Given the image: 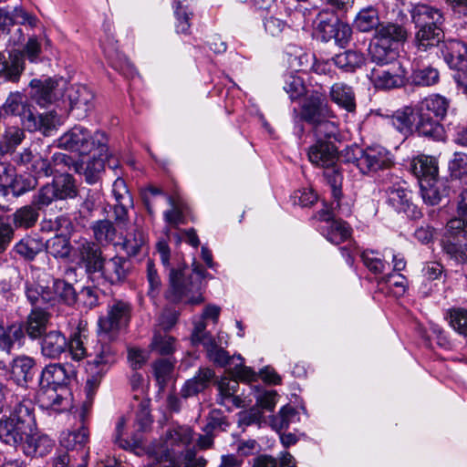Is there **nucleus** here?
Here are the masks:
<instances>
[{"label": "nucleus", "instance_id": "30", "mask_svg": "<svg viewBox=\"0 0 467 467\" xmlns=\"http://www.w3.org/2000/svg\"><path fill=\"white\" fill-rule=\"evenodd\" d=\"M393 125L402 133L409 134L414 130L417 132L418 105L415 108L405 106L394 112Z\"/></svg>", "mask_w": 467, "mask_h": 467}, {"label": "nucleus", "instance_id": "2", "mask_svg": "<svg viewBox=\"0 0 467 467\" xmlns=\"http://www.w3.org/2000/svg\"><path fill=\"white\" fill-rule=\"evenodd\" d=\"M36 431V421L30 402L16 403L8 416L0 420V440L11 446L21 447Z\"/></svg>", "mask_w": 467, "mask_h": 467}, {"label": "nucleus", "instance_id": "14", "mask_svg": "<svg viewBox=\"0 0 467 467\" xmlns=\"http://www.w3.org/2000/svg\"><path fill=\"white\" fill-rule=\"evenodd\" d=\"M406 71L399 61L390 65L375 67L370 72V79L376 88L391 89L401 87L405 82Z\"/></svg>", "mask_w": 467, "mask_h": 467}, {"label": "nucleus", "instance_id": "52", "mask_svg": "<svg viewBox=\"0 0 467 467\" xmlns=\"http://www.w3.org/2000/svg\"><path fill=\"white\" fill-rule=\"evenodd\" d=\"M95 239L99 243H109L116 236V229L109 220H99L91 226Z\"/></svg>", "mask_w": 467, "mask_h": 467}, {"label": "nucleus", "instance_id": "49", "mask_svg": "<svg viewBox=\"0 0 467 467\" xmlns=\"http://www.w3.org/2000/svg\"><path fill=\"white\" fill-rule=\"evenodd\" d=\"M35 128L26 129L29 131L39 130L45 136H50L51 133L60 125V119L56 112L40 114L37 117L34 114Z\"/></svg>", "mask_w": 467, "mask_h": 467}, {"label": "nucleus", "instance_id": "34", "mask_svg": "<svg viewBox=\"0 0 467 467\" xmlns=\"http://www.w3.org/2000/svg\"><path fill=\"white\" fill-rule=\"evenodd\" d=\"M442 26H431L429 28H418L415 41L418 49L427 51L429 48L438 46L444 37Z\"/></svg>", "mask_w": 467, "mask_h": 467}, {"label": "nucleus", "instance_id": "31", "mask_svg": "<svg viewBox=\"0 0 467 467\" xmlns=\"http://www.w3.org/2000/svg\"><path fill=\"white\" fill-rule=\"evenodd\" d=\"M214 377L213 369L208 368H200L198 373L191 379H188L181 389L182 397L187 399L204 390L212 379Z\"/></svg>", "mask_w": 467, "mask_h": 467}, {"label": "nucleus", "instance_id": "44", "mask_svg": "<svg viewBox=\"0 0 467 467\" xmlns=\"http://www.w3.org/2000/svg\"><path fill=\"white\" fill-rule=\"evenodd\" d=\"M44 247L48 254L59 259L68 258L72 251L69 238L64 234H56L49 238L46 244H44Z\"/></svg>", "mask_w": 467, "mask_h": 467}, {"label": "nucleus", "instance_id": "19", "mask_svg": "<svg viewBox=\"0 0 467 467\" xmlns=\"http://www.w3.org/2000/svg\"><path fill=\"white\" fill-rule=\"evenodd\" d=\"M412 22L417 28L442 26L444 17L438 8L425 4L414 5L410 11Z\"/></svg>", "mask_w": 467, "mask_h": 467}, {"label": "nucleus", "instance_id": "43", "mask_svg": "<svg viewBox=\"0 0 467 467\" xmlns=\"http://www.w3.org/2000/svg\"><path fill=\"white\" fill-rule=\"evenodd\" d=\"M35 173L29 175L16 174V171L10 181L8 187L11 189L15 197H19L28 192H31L38 185V178Z\"/></svg>", "mask_w": 467, "mask_h": 467}, {"label": "nucleus", "instance_id": "13", "mask_svg": "<svg viewBox=\"0 0 467 467\" xmlns=\"http://www.w3.org/2000/svg\"><path fill=\"white\" fill-rule=\"evenodd\" d=\"M392 164L390 152L379 145L370 146L361 150L360 156L357 159V166L362 173L389 169Z\"/></svg>", "mask_w": 467, "mask_h": 467}, {"label": "nucleus", "instance_id": "9", "mask_svg": "<svg viewBox=\"0 0 467 467\" xmlns=\"http://www.w3.org/2000/svg\"><path fill=\"white\" fill-rule=\"evenodd\" d=\"M77 194L74 178L70 174H63L43 185L34 195V202L38 207H47L54 201L74 198Z\"/></svg>", "mask_w": 467, "mask_h": 467}, {"label": "nucleus", "instance_id": "25", "mask_svg": "<svg viewBox=\"0 0 467 467\" xmlns=\"http://www.w3.org/2000/svg\"><path fill=\"white\" fill-rule=\"evenodd\" d=\"M25 69V62L18 51L10 53L9 59L0 52V77L5 80L17 82Z\"/></svg>", "mask_w": 467, "mask_h": 467}, {"label": "nucleus", "instance_id": "37", "mask_svg": "<svg viewBox=\"0 0 467 467\" xmlns=\"http://www.w3.org/2000/svg\"><path fill=\"white\" fill-rule=\"evenodd\" d=\"M239 383L235 379L223 378L218 382L220 403L223 405L232 404L234 407H243L242 399L236 395Z\"/></svg>", "mask_w": 467, "mask_h": 467}, {"label": "nucleus", "instance_id": "24", "mask_svg": "<svg viewBox=\"0 0 467 467\" xmlns=\"http://www.w3.org/2000/svg\"><path fill=\"white\" fill-rule=\"evenodd\" d=\"M407 37L408 31L402 25L387 22L381 23L376 29L374 39L397 48V45L406 41Z\"/></svg>", "mask_w": 467, "mask_h": 467}, {"label": "nucleus", "instance_id": "33", "mask_svg": "<svg viewBox=\"0 0 467 467\" xmlns=\"http://www.w3.org/2000/svg\"><path fill=\"white\" fill-rule=\"evenodd\" d=\"M45 207H38L32 199L31 204L17 209L12 215L15 227L28 229L36 225L39 219V211Z\"/></svg>", "mask_w": 467, "mask_h": 467}, {"label": "nucleus", "instance_id": "39", "mask_svg": "<svg viewBox=\"0 0 467 467\" xmlns=\"http://www.w3.org/2000/svg\"><path fill=\"white\" fill-rule=\"evenodd\" d=\"M397 48L387 44H382L379 40H375L369 47V54L371 60L378 67L388 66L397 61Z\"/></svg>", "mask_w": 467, "mask_h": 467}, {"label": "nucleus", "instance_id": "21", "mask_svg": "<svg viewBox=\"0 0 467 467\" xmlns=\"http://www.w3.org/2000/svg\"><path fill=\"white\" fill-rule=\"evenodd\" d=\"M50 314L47 311L41 308V306H36L22 325L23 330L31 339H37L46 334Z\"/></svg>", "mask_w": 467, "mask_h": 467}, {"label": "nucleus", "instance_id": "32", "mask_svg": "<svg viewBox=\"0 0 467 467\" xmlns=\"http://www.w3.org/2000/svg\"><path fill=\"white\" fill-rule=\"evenodd\" d=\"M36 361L27 356L16 358L11 364V376L17 385L24 386L33 378Z\"/></svg>", "mask_w": 467, "mask_h": 467}, {"label": "nucleus", "instance_id": "56", "mask_svg": "<svg viewBox=\"0 0 467 467\" xmlns=\"http://www.w3.org/2000/svg\"><path fill=\"white\" fill-rule=\"evenodd\" d=\"M450 326L459 334L467 337V310L464 308H451L447 312Z\"/></svg>", "mask_w": 467, "mask_h": 467}, {"label": "nucleus", "instance_id": "23", "mask_svg": "<svg viewBox=\"0 0 467 467\" xmlns=\"http://www.w3.org/2000/svg\"><path fill=\"white\" fill-rule=\"evenodd\" d=\"M441 53L445 62L451 68H462L467 65V46L456 39L444 41Z\"/></svg>", "mask_w": 467, "mask_h": 467}, {"label": "nucleus", "instance_id": "16", "mask_svg": "<svg viewBox=\"0 0 467 467\" xmlns=\"http://www.w3.org/2000/svg\"><path fill=\"white\" fill-rule=\"evenodd\" d=\"M78 265L84 267L88 274L99 272L103 266L101 249L93 242L86 239L78 241L75 250Z\"/></svg>", "mask_w": 467, "mask_h": 467}, {"label": "nucleus", "instance_id": "59", "mask_svg": "<svg viewBox=\"0 0 467 467\" xmlns=\"http://www.w3.org/2000/svg\"><path fill=\"white\" fill-rule=\"evenodd\" d=\"M284 89L291 99H296L306 93L304 80L296 75H289L285 78Z\"/></svg>", "mask_w": 467, "mask_h": 467}, {"label": "nucleus", "instance_id": "6", "mask_svg": "<svg viewBox=\"0 0 467 467\" xmlns=\"http://www.w3.org/2000/svg\"><path fill=\"white\" fill-rule=\"evenodd\" d=\"M107 142L108 139L104 132H92L83 126L76 125L57 140V147L79 155H88L95 150H99V152L106 150Z\"/></svg>", "mask_w": 467, "mask_h": 467}, {"label": "nucleus", "instance_id": "22", "mask_svg": "<svg viewBox=\"0 0 467 467\" xmlns=\"http://www.w3.org/2000/svg\"><path fill=\"white\" fill-rule=\"evenodd\" d=\"M131 269V263L124 257L114 256L109 261H103V266L99 271L101 275L110 284L123 282Z\"/></svg>", "mask_w": 467, "mask_h": 467}, {"label": "nucleus", "instance_id": "53", "mask_svg": "<svg viewBox=\"0 0 467 467\" xmlns=\"http://www.w3.org/2000/svg\"><path fill=\"white\" fill-rule=\"evenodd\" d=\"M54 293L56 294V304L62 302L66 305H72L76 302L77 294L69 283L61 279L53 281Z\"/></svg>", "mask_w": 467, "mask_h": 467}, {"label": "nucleus", "instance_id": "51", "mask_svg": "<svg viewBox=\"0 0 467 467\" xmlns=\"http://www.w3.org/2000/svg\"><path fill=\"white\" fill-rule=\"evenodd\" d=\"M326 235L329 242L338 244L350 236V228L344 221L332 220L327 227Z\"/></svg>", "mask_w": 467, "mask_h": 467}, {"label": "nucleus", "instance_id": "63", "mask_svg": "<svg viewBox=\"0 0 467 467\" xmlns=\"http://www.w3.org/2000/svg\"><path fill=\"white\" fill-rule=\"evenodd\" d=\"M154 374L158 383L163 386L173 369V365L168 359H160L153 365Z\"/></svg>", "mask_w": 467, "mask_h": 467}, {"label": "nucleus", "instance_id": "35", "mask_svg": "<svg viewBox=\"0 0 467 467\" xmlns=\"http://www.w3.org/2000/svg\"><path fill=\"white\" fill-rule=\"evenodd\" d=\"M52 447L53 441L47 436L38 434L36 430L32 431L30 438L21 446L25 454L31 456H44Z\"/></svg>", "mask_w": 467, "mask_h": 467}, {"label": "nucleus", "instance_id": "45", "mask_svg": "<svg viewBox=\"0 0 467 467\" xmlns=\"http://www.w3.org/2000/svg\"><path fill=\"white\" fill-rule=\"evenodd\" d=\"M443 252L459 263L467 262V239L442 238Z\"/></svg>", "mask_w": 467, "mask_h": 467}, {"label": "nucleus", "instance_id": "1", "mask_svg": "<svg viewBox=\"0 0 467 467\" xmlns=\"http://www.w3.org/2000/svg\"><path fill=\"white\" fill-rule=\"evenodd\" d=\"M14 161L26 166L36 176L50 177L56 173L68 174V171L81 173L82 164L75 161L71 156L65 153H55L51 160L47 156L36 152L32 148H25L18 152Z\"/></svg>", "mask_w": 467, "mask_h": 467}, {"label": "nucleus", "instance_id": "46", "mask_svg": "<svg viewBox=\"0 0 467 467\" xmlns=\"http://www.w3.org/2000/svg\"><path fill=\"white\" fill-rule=\"evenodd\" d=\"M25 137L23 129L15 126L6 128L0 140V151L2 153L14 152L25 140Z\"/></svg>", "mask_w": 467, "mask_h": 467}, {"label": "nucleus", "instance_id": "57", "mask_svg": "<svg viewBox=\"0 0 467 467\" xmlns=\"http://www.w3.org/2000/svg\"><path fill=\"white\" fill-rule=\"evenodd\" d=\"M88 438V431L87 428L81 426L78 431L64 434L60 442L67 450H74L77 446L83 447Z\"/></svg>", "mask_w": 467, "mask_h": 467}, {"label": "nucleus", "instance_id": "7", "mask_svg": "<svg viewBox=\"0 0 467 467\" xmlns=\"http://www.w3.org/2000/svg\"><path fill=\"white\" fill-rule=\"evenodd\" d=\"M192 439L193 433L191 428L174 425L166 431L161 442L152 445L150 453L158 462H167L163 467H176V454L190 444Z\"/></svg>", "mask_w": 467, "mask_h": 467}, {"label": "nucleus", "instance_id": "4", "mask_svg": "<svg viewBox=\"0 0 467 467\" xmlns=\"http://www.w3.org/2000/svg\"><path fill=\"white\" fill-rule=\"evenodd\" d=\"M417 105V133L433 140H444L445 131L440 121L445 118L450 101L443 96L432 94Z\"/></svg>", "mask_w": 467, "mask_h": 467}, {"label": "nucleus", "instance_id": "47", "mask_svg": "<svg viewBox=\"0 0 467 467\" xmlns=\"http://www.w3.org/2000/svg\"><path fill=\"white\" fill-rule=\"evenodd\" d=\"M44 248V243L34 237H25L14 247V251L26 260H33Z\"/></svg>", "mask_w": 467, "mask_h": 467}, {"label": "nucleus", "instance_id": "10", "mask_svg": "<svg viewBox=\"0 0 467 467\" xmlns=\"http://www.w3.org/2000/svg\"><path fill=\"white\" fill-rule=\"evenodd\" d=\"M314 25L316 34L325 42L333 39L336 44L344 46L351 36L350 26L340 21L336 15L327 11H322L317 15Z\"/></svg>", "mask_w": 467, "mask_h": 467}, {"label": "nucleus", "instance_id": "20", "mask_svg": "<svg viewBox=\"0 0 467 467\" xmlns=\"http://www.w3.org/2000/svg\"><path fill=\"white\" fill-rule=\"evenodd\" d=\"M30 86L33 89L32 99L41 107L51 104L61 94L57 88L59 82L52 78L45 81L34 79Z\"/></svg>", "mask_w": 467, "mask_h": 467}, {"label": "nucleus", "instance_id": "27", "mask_svg": "<svg viewBox=\"0 0 467 467\" xmlns=\"http://www.w3.org/2000/svg\"><path fill=\"white\" fill-rule=\"evenodd\" d=\"M410 169L413 174L421 182L435 181L438 179V163L435 158L420 155L413 159Z\"/></svg>", "mask_w": 467, "mask_h": 467}, {"label": "nucleus", "instance_id": "60", "mask_svg": "<svg viewBox=\"0 0 467 467\" xmlns=\"http://www.w3.org/2000/svg\"><path fill=\"white\" fill-rule=\"evenodd\" d=\"M443 238L467 239V220L461 218L450 220Z\"/></svg>", "mask_w": 467, "mask_h": 467}, {"label": "nucleus", "instance_id": "26", "mask_svg": "<svg viewBox=\"0 0 467 467\" xmlns=\"http://www.w3.org/2000/svg\"><path fill=\"white\" fill-rule=\"evenodd\" d=\"M41 353L49 358H57L67 348L66 337L58 330H51L42 336Z\"/></svg>", "mask_w": 467, "mask_h": 467}, {"label": "nucleus", "instance_id": "11", "mask_svg": "<svg viewBox=\"0 0 467 467\" xmlns=\"http://www.w3.org/2000/svg\"><path fill=\"white\" fill-rule=\"evenodd\" d=\"M130 318V304L123 301H115L109 306L107 315L99 317V333L113 337L119 329L128 325Z\"/></svg>", "mask_w": 467, "mask_h": 467}, {"label": "nucleus", "instance_id": "61", "mask_svg": "<svg viewBox=\"0 0 467 467\" xmlns=\"http://www.w3.org/2000/svg\"><path fill=\"white\" fill-rule=\"evenodd\" d=\"M175 339L168 335H155L151 343L154 350L161 355H169L174 351Z\"/></svg>", "mask_w": 467, "mask_h": 467}, {"label": "nucleus", "instance_id": "55", "mask_svg": "<svg viewBox=\"0 0 467 467\" xmlns=\"http://www.w3.org/2000/svg\"><path fill=\"white\" fill-rule=\"evenodd\" d=\"M423 202L428 205H437L441 200L438 179L420 183Z\"/></svg>", "mask_w": 467, "mask_h": 467}, {"label": "nucleus", "instance_id": "28", "mask_svg": "<svg viewBox=\"0 0 467 467\" xmlns=\"http://www.w3.org/2000/svg\"><path fill=\"white\" fill-rule=\"evenodd\" d=\"M68 379L67 368L61 364H50L45 367L40 377L41 389L65 387Z\"/></svg>", "mask_w": 467, "mask_h": 467}, {"label": "nucleus", "instance_id": "62", "mask_svg": "<svg viewBox=\"0 0 467 467\" xmlns=\"http://www.w3.org/2000/svg\"><path fill=\"white\" fill-rule=\"evenodd\" d=\"M84 337L81 334H75L69 342L67 347L69 348L72 358L75 360H81L88 357L87 348H85Z\"/></svg>", "mask_w": 467, "mask_h": 467}, {"label": "nucleus", "instance_id": "15", "mask_svg": "<svg viewBox=\"0 0 467 467\" xmlns=\"http://www.w3.org/2000/svg\"><path fill=\"white\" fill-rule=\"evenodd\" d=\"M34 107L29 103L26 96L21 92H12L3 105L6 115L19 117L26 129L35 128Z\"/></svg>", "mask_w": 467, "mask_h": 467}, {"label": "nucleus", "instance_id": "58", "mask_svg": "<svg viewBox=\"0 0 467 467\" xmlns=\"http://www.w3.org/2000/svg\"><path fill=\"white\" fill-rule=\"evenodd\" d=\"M145 244V236L142 231L135 229L133 233L127 234L124 242L123 248L130 256L137 255Z\"/></svg>", "mask_w": 467, "mask_h": 467}, {"label": "nucleus", "instance_id": "18", "mask_svg": "<svg viewBox=\"0 0 467 467\" xmlns=\"http://www.w3.org/2000/svg\"><path fill=\"white\" fill-rule=\"evenodd\" d=\"M69 109L77 119H84L94 108V94L83 85H73L67 90Z\"/></svg>", "mask_w": 467, "mask_h": 467}, {"label": "nucleus", "instance_id": "8", "mask_svg": "<svg viewBox=\"0 0 467 467\" xmlns=\"http://www.w3.org/2000/svg\"><path fill=\"white\" fill-rule=\"evenodd\" d=\"M186 266L171 268L170 272L169 297L175 302L184 301L191 305H199L203 301L200 292V284L186 274Z\"/></svg>", "mask_w": 467, "mask_h": 467}, {"label": "nucleus", "instance_id": "29", "mask_svg": "<svg viewBox=\"0 0 467 467\" xmlns=\"http://www.w3.org/2000/svg\"><path fill=\"white\" fill-rule=\"evenodd\" d=\"M329 97L334 103L348 112L356 110V96L350 86L343 82L335 83L330 88Z\"/></svg>", "mask_w": 467, "mask_h": 467}, {"label": "nucleus", "instance_id": "36", "mask_svg": "<svg viewBox=\"0 0 467 467\" xmlns=\"http://www.w3.org/2000/svg\"><path fill=\"white\" fill-rule=\"evenodd\" d=\"M388 202L398 212L409 213L414 209L411 204V192L400 186H391L387 189Z\"/></svg>", "mask_w": 467, "mask_h": 467}, {"label": "nucleus", "instance_id": "50", "mask_svg": "<svg viewBox=\"0 0 467 467\" xmlns=\"http://www.w3.org/2000/svg\"><path fill=\"white\" fill-rule=\"evenodd\" d=\"M25 332L21 324H13L3 329L0 333V348L6 353H10L15 343L24 338Z\"/></svg>", "mask_w": 467, "mask_h": 467}, {"label": "nucleus", "instance_id": "5", "mask_svg": "<svg viewBox=\"0 0 467 467\" xmlns=\"http://www.w3.org/2000/svg\"><path fill=\"white\" fill-rule=\"evenodd\" d=\"M307 156L311 163L324 169V177L330 185L332 196L338 205L342 197V174L337 164V146L332 141L317 140L309 147Z\"/></svg>", "mask_w": 467, "mask_h": 467}, {"label": "nucleus", "instance_id": "12", "mask_svg": "<svg viewBox=\"0 0 467 467\" xmlns=\"http://www.w3.org/2000/svg\"><path fill=\"white\" fill-rule=\"evenodd\" d=\"M300 118L312 126L318 125L327 119H335L336 115L327 103L325 95L313 92L301 107Z\"/></svg>", "mask_w": 467, "mask_h": 467}, {"label": "nucleus", "instance_id": "64", "mask_svg": "<svg viewBox=\"0 0 467 467\" xmlns=\"http://www.w3.org/2000/svg\"><path fill=\"white\" fill-rule=\"evenodd\" d=\"M295 415L296 410L292 406H284L278 415L272 420V425L278 431L286 429Z\"/></svg>", "mask_w": 467, "mask_h": 467}, {"label": "nucleus", "instance_id": "48", "mask_svg": "<svg viewBox=\"0 0 467 467\" xmlns=\"http://www.w3.org/2000/svg\"><path fill=\"white\" fill-rule=\"evenodd\" d=\"M354 25L361 32L377 29L380 25L377 10L373 7L360 10L355 18Z\"/></svg>", "mask_w": 467, "mask_h": 467}, {"label": "nucleus", "instance_id": "41", "mask_svg": "<svg viewBox=\"0 0 467 467\" xmlns=\"http://www.w3.org/2000/svg\"><path fill=\"white\" fill-rule=\"evenodd\" d=\"M92 158L85 164H82L81 172L84 173L88 183L97 182L99 175L104 171L105 160L108 157V149L103 152L99 150L92 151Z\"/></svg>", "mask_w": 467, "mask_h": 467}, {"label": "nucleus", "instance_id": "17", "mask_svg": "<svg viewBox=\"0 0 467 467\" xmlns=\"http://www.w3.org/2000/svg\"><path fill=\"white\" fill-rule=\"evenodd\" d=\"M112 194L116 202L113 205L114 221L119 226H126L129 223V209L133 206V199L123 179L115 180Z\"/></svg>", "mask_w": 467, "mask_h": 467}, {"label": "nucleus", "instance_id": "3", "mask_svg": "<svg viewBox=\"0 0 467 467\" xmlns=\"http://www.w3.org/2000/svg\"><path fill=\"white\" fill-rule=\"evenodd\" d=\"M98 337L86 368L88 378L85 389L88 397L95 394L104 376L118 360V349L109 341L112 337L101 333H99Z\"/></svg>", "mask_w": 467, "mask_h": 467}, {"label": "nucleus", "instance_id": "40", "mask_svg": "<svg viewBox=\"0 0 467 467\" xmlns=\"http://www.w3.org/2000/svg\"><path fill=\"white\" fill-rule=\"evenodd\" d=\"M202 347L205 349L207 358L216 366L225 367L234 358H231L223 348L218 346L213 337L202 338Z\"/></svg>", "mask_w": 467, "mask_h": 467}, {"label": "nucleus", "instance_id": "38", "mask_svg": "<svg viewBox=\"0 0 467 467\" xmlns=\"http://www.w3.org/2000/svg\"><path fill=\"white\" fill-rule=\"evenodd\" d=\"M60 392H57V388H49L41 389L38 396L42 402V406L50 408L56 411H62L67 409L65 403H68L64 394L67 392L66 387L59 388Z\"/></svg>", "mask_w": 467, "mask_h": 467}, {"label": "nucleus", "instance_id": "54", "mask_svg": "<svg viewBox=\"0 0 467 467\" xmlns=\"http://www.w3.org/2000/svg\"><path fill=\"white\" fill-rule=\"evenodd\" d=\"M439 71L432 67L415 69L411 75L412 83L416 86L429 87L438 83Z\"/></svg>", "mask_w": 467, "mask_h": 467}, {"label": "nucleus", "instance_id": "42", "mask_svg": "<svg viewBox=\"0 0 467 467\" xmlns=\"http://www.w3.org/2000/svg\"><path fill=\"white\" fill-rule=\"evenodd\" d=\"M334 64L344 69L345 71L352 72L357 68L361 67L366 61L365 56L357 50H347L333 57Z\"/></svg>", "mask_w": 467, "mask_h": 467}]
</instances>
